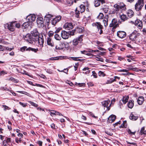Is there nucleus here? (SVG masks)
Here are the masks:
<instances>
[{"mask_svg": "<svg viewBox=\"0 0 146 146\" xmlns=\"http://www.w3.org/2000/svg\"><path fill=\"white\" fill-rule=\"evenodd\" d=\"M144 0H138L135 5V9L137 11H141L144 5Z\"/></svg>", "mask_w": 146, "mask_h": 146, "instance_id": "nucleus-1", "label": "nucleus"}, {"mask_svg": "<svg viewBox=\"0 0 146 146\" xmlns=\"http://www.w3.org/2000/svg\"><path fill=\"white\" fill-rule=\"evenodd\" d=\"M83 35H81L79 37L74 39L72 41V44L74 46L81 45L83 40Z\"/></svg>", "mask_w": 146, "mask_h": 146, "instance_id": "nucleus-2", "label": "nucleus"}, {"mask_svg": "<svg viewBox=\"0 0 146 146\" xmlns=\"http://www.w3.org/2000/svg\"><path fill=\"white\" fill-rule=\"evenodd\" d=\"M140 34L137 32L136 31H134L129 35V37L130 39L132 40H135L137 38L140 36Z\"/></svg>", "mask_w": 146, "mask_h": 146, "instance_id": "nucleus-3", "label": "nucleus"}, {"mask_svg": "<svg viewBox=\"0 0 146 146\" xmlns=\"http://www.w3.org/2000/svg\"><path fill=\"white\" fill-rule=\"evenodd\" d=\"M15 22H12L5 24V27H7L9 31L13 32L15 30Z\"/></svg>", "mask_w": 146, "mask_h": 146, "instance_id": "nucleus-4", "label": "nucleus"}, {"mask_svg": "<svg viewBox=\"0 0 146 146\" xmlns=\"http://www.w3.org/2000/svg\"><path fill=\"white\" fill-rule=\"evenodd\" d=\"M32 36L34 38V39L37 40L39 36V33L36 28L34 29L31 32Z\"/></svg>", "mask_w": 146, "mask_h": 146, "instance_id": "nucleus-5", "label": "nucleus"}, {"mask_svg": "<svg viewBox=\"0 0 146 146\" xmlns=\"http://www.w3.org/2000/svg\"><path fill=\"white\" fill-rule=\"evenodd\" d=\"M37 23L38 27L40 28L43 27L44 26V22L43 18L41 17H38L37 19Z\"/></svg>", "mask_w": 146, "mask_h": 146, "instance_id": "nucleus-6", "label": "nucleus"}, {"mask_svg": "<svg viewBox=\"0 0 146 146\" xmlns=\"http://www.w3.org/2000/svg\"><path fill=\"white\" fill-rule=\"evenodd\" d=\"M119 26V24L117 23V20L115 19H113L110 25V27H113L112 29H114L116 27Z\"/></svg>", "mask_w": 146, "mask_h": 146, "instance_id": "nucleus-7", "label": "nucleus"}, {"mask_svg": "<svg viewBox=\"0 0 146 146\" xmlns=\"http://www.w3.org/2000/svg\"><path fill=\"white\" fill-rule=\"evenodd\" d=\"M110 102V100H104L101 103L102 106H103L104 107H106L107 108V109L108 110H109L110 109V107L111 106V104H110L109 106H108V105L109 104Z\"/></svg>", "mask_w": 146, "mask_h": 146, "instance_id": "nucleus-8", "label": "nucleus"}, {"mask_svg": "<svg viewBox=\"0 0 146 146\" xmlns=\"http://www.w3.org/2000/svg\"><path fill=\"white\" fill-rule=\"evenodd\" d=\"M61 35L63 39H66L69 38V33H68L64 31H63L61 33Z\"/></svg>", "mask_w": 146, "mask_h": 146, "instance_id": "nucleus-9", "label": "nucleus"}, {"mask_svg": "<svg viewBox=\"0 0 146 146\" xmlns=\"http://www.w3.org/2000/svg\"><path fill=\"white\" fill-rule=\"evenodd\" d=\"M64 27L65 29L70 30L73 28L74 26L72 23H66L64 25Z\"/></svg>", "mask_w": 146, "mask_h": 146, "instance_id": "nucleus-10", "label": "nucleus"}, {"mask_svg": "<svg viewBox=\"0 0 146 146\" xmlns=\"http://www.w3.org/2000/svg\"><path fill=\"white\" fill-rule=\"evenodd\" d=\"M27 19L31 23L34 21L36 19V16L35 15H30L27 17Z\"/></svg>", "mask_w": 146, "mask_h": 146, "instance_id": "nucleus-11", "label": "nucleus"}, {"mask_svg": "<svg viewBox=\"0 0 146 146\" xmlns=\"http://www.w3.org/2000/svg\"><path fill=\"white\" fill-rule=\"evenodd\" d=\"M135 25L139 29H141L143 26L142 22L139 19L136 20L135 22Z\"/></svg>", "mask_w": 146, "mask_h": 146, "instance_id": "nucleus-12", "label": "nucleus"}, {"mask_svg": "<svg viewBox=\"0 0 146 146\" xmlns=\"http://www.w3.org/2000/svg\"><path fill=\"white\" fill-rule=\"evenodd\" d=\"M117 35L120 38H122L126 36V34L124 31H119L117 32Z\"/></svg>", "mask_w": 146, "mask_h": 146, "instance_id": "nucleus-13", "label": "nucleus"}, {"mask_svg": "<svg viewBox=\"0 0 146 146\" xmlns=\"http://www.w3.org/2000/svg\"><path fill=\"white\" fill-rule=\"evenodd\" d=\"M43 37L42 36V37H40V36L38 37V38L37 40L36 41V42H38L39 45L41 47L43 46V44L44 42V40L43 38H42Z\"/></svg>", "mask_w": 146, "mask_h": 146, "instance_id": "nucleus-14", "label": "nucleus"}, {"mask_svg": "<svg viewBox=\"0 0 146 146\" xmlns=\"http://www.w3.org/2000/svg\"><path fill=\"white\" fill-rule=\"evenodd\" d=\"M61 17L60 16H58L56 17L54 19L52 22V24L53 25H55L56 23L60 21L61 19Z\"/></svg>", "mask_w": 146, "mask_h": 146, "instance_id": "nucleus-15", "label": "nucleus"}, {"mask_svg": "<svg viewBox=\"0 0 146 146\" xmlns=\"http://www.w3.org/2000/svg\"><path fill=\"white\" fill-rule=\"evenodd\" d=\"M65 46V44L63 42H61L59 45H57L55 47L56 49L58 50H62Z\"/></svg>", "mask_w": 146, "mask_h": 146, "instance_id": "nucleus-16", "label": "nucleus"}, {"mask_svg": "<svg viewBox=\"0 0 146 146\" xmlns=\"http://www.w3.org/2000/svg\"><path fill=\"white\" fill-rule=\"evenodd\" d=\"M16 70L18 72L20 73L23 74H26L29 76H30L28 72L21 68H16Z\"/></svg>", "mask_w": 146, "mask_h": 146, "instance_id": "nucleus-17", "label": "nucleus"}, {"mask_svg": "<svg viewBox=\"0 0 146 146\" xmlns=\"http://www.w3.org/2000/svg\"><path fill=\"white\" fill-rule=\"evenodd\" d=\"M116 116L113 115H111L108 118V121L109 123H112L114 121L115 118Z\"/></svg>", "mask_w": 146, "mask_h": 146, "instance_id": "nucleus-18", "label": "nucleus"}, {"mask_svg": "<svg viewBox=\"0 0 146 146\" xmlns=\"http://www.w3.org/2000/svg\"><path fill=\"white\" fill-rule=\"evenodd\" d=\"M144 101V98L143 96H139L138 97L137 102L139 105H142Z\"/></svg>", "mask_w": 146, "mask_h": 146, "instance_id": "nucleus-19", "label": "nucleus"}, {"mask_svg": "<svg viewBox=\"0 0 146 146\" xmlns=\"http://www.w3.org/2000/svg\"><path fill=\"white\" fill-rule=\"evenodd\" d=\"M108 15L105 16L104 18L103 21L104 26L105 27H107L108 25Z\"/></svg>", "mask_w": 146, "mask_h": 146, "instance_id": "nucleus-20", "label": "nucleus"}, {"mask_svg": "<svg viewBox=\"0 0 146 146\" xmlns=\"http://www.w3.org/2000/svg\"><path fill=\"white\" fill-rule=\"evenodd\" d=\"M118 5L120 11H122L123 10L125 11L126 9V8L125 7V5L123 3H120Z\"/></svg>", "mask_w": 146, "mask_h": 146, "instance_id": "nucleus-21", "label": "nucleus"}, {"mask_svg": "<svg viewBox=\"0 0 146 146\" xmlns=\"http://www.w3.org/2000/svg\"><path fill=\"white\" fill-rule=\"evenodd\" d=\"M93 24L95 25V26L97 28L98 30L102 29L103 28V26L100 22H96L95 24Z\"/></svg>", "mask_w": 146, "mask_h": 146, "instance_id": "nucleus-22", "label": "nucleus"}, {"mask_svg": "<svg viewBox=\"0 0 146 146\" xmlns=\"http://www.w3.org/2000/svg\"><path fill=\"white\" fill-rule=\"evenodd\" d=\"M31 24V23L29 22V21L25 22L22 25V27L23 29L28 28Z\"/></svg>", "mask_w": 146, "mask_h": 146, "instance_id": "nucleus-23", "label": "nucleus"}, {"mask_svg": "<svg viewBox=\"0 0 146 146\" xmlns=\"http://www.w3.org/2000/svg\"><path fill=\"white\" fill-rule=\"evenodd\" d=\"M52 16L50 14H46L44 17V20H45L47 22H49Z\"/></svg>", "mask_w": 146, "mask_h": 146, "instance_id": "nucleus-24", "label": "nucleus"}, {"mask_svg": "<svg viewBox=\"0 0 146 146\" xmlns=\"http://www.w3.org/2000/svg\"><path fill=\"white\" fill-rule=\"evenodd\" d=\"M134 101L133 100H130L128 102L127 106L129 108H132L134 106Z\"/></svg>", "mask_w": 146, "mask_h": 146, "instance_id": "nucleus-25", "label": "nucleus"}, {"mask_svg": "<svg viewBox=\"0 0 146 146\" xmlns=\"http://www.w3.org/2000/svg\"><path fill=\"white\" fill-rule=\"evenodd\" d=\"M101 9L105 13H107L109 10L108 7L107 5H105L104 7L102 8Z\"/></svg>", "mask_w": 146, "mask_h": 146, "instance_id": "nucleus-26", "label": "nucleus"}, {"mask_svg": "<svg viewBox=\"0 0 146 146\" xmlns=\"http://www.w3.org/2000/svg\"><path fill=\"white\" fill-rule=\"evenodd\" d=\"M51 39L50 38H48L47 40V43L48 45L51 46H54V44L51 41Z\"/></svg>", "mask_w": 146, "mask_h": 146, "instance_id": "nucleus-27", "label": "nucleus"}, {"mask_svg": "<svg viewBox=\"0 0 146 146\" xmlns=\"http://www.w3.org/2000/svg\"><path fill=\"white\" fill-rule=\"evenodd\" d=\"M127 13L129 17H131L133 16L134 12L132 10L130 9L127 11Z\"/></svg>", "mask_w": 146, "mask_h": 146, "instance_id": "nucleus-28", "label": "nucleus"}, {"mask_svg": "<svg viewBox=\"0 0 146 146\" xmlns=\"http://www.w3.org/2000/svg\"><path fill=\"white\" fill-rule=\"evenodd\" d=\"M75 29L76 31L78 33H81L84 30L83 27H77Z\"/></svg>", "mask_w": 146, "mask_h": 146, "instance_id": "nucleus-29", "label": "nucleus"}, {"mask_svg": "<svg viewBox=\"0 0 146 146\" xmlns=\"http://www.w3.org/2000/svg\"><path fill=\"white\" fill-rule=\"evenodd\" d=\"M129 97L128 96H125L123 97L122 99V101L123 103L125 104L128 101Z\"/></svg>", "mask_w": 146, "mask_h": 146, "instance_id": "nucleus-30", "label": "nucleus"}, {"mask_svg": "<svg viewBox=\"0 0 146 146\" xmlns=\"http://www.w3.org/2000/svg\"><path fill=\"white\" fill-rule=\"evenodd\" d=\"M129 118L131 120L135 121L137 119L138 117L134 115L133 114L131 113L130 116Z\"/></svg>", "mask_w": 146, "mask_h": 146, "instance_id": "nucleus-31", "label": "nucleus"}, {"mask_svg": "<svg viewBox=\"0 0 146 146\" xmlns=\"http://www.w3.org/2000/svg\"><path fill=\"white\" fill-rule=\"evenodd\" d=\"M80 11L81 13H82L84 12L85 10V7L83 5H81L80 6Z\"/></svg>", "mask_w": 146, "mask_h": 146, "instance_id": "nucleus-32", "label": "nucleus"}, {"mask_svg": "<svg viewBox=\"0 0 146 146\" xmlns=\"http://www.w3.org/2000/svg\"><path fill=\"white\" fill-rule=\"evenodd\" d=\"M120 18L123 21H125L127 20V18L126 15L124 14L120 15Z\"/></svg>", "mask_w": 146, "mask_h": 146, "instance_id": "nucleus-33", "label": "nucleus"}, {"mask_svg": "<svg viewBox=\"0 0 146 146\" xmlns=\"http://www.w3.org/2000/svg\"><path fill=\"white\" fill-rule=\"evenodd\" d=\"M27 50L32 51L35 52H36L38 51V48H34L31 47H29L26 49Z\"/></svg>", "mask_w": 146, "mask_h": 146, "instance_id": "nucleus-34", "label": "nucleus"}, {"mask_svg": "<svg viewBox=\"0 0 146 146\" xmlns=\"http://www.w3.org/2000/svg\"><path fill=\"white\" fill-rule=\"evenodd\" d=\"M89 69L88 67L84 68L83 69V70L85 72H83V73L86 74H89L90 72V70H89Z\"/></svg>", "mask_w": 146, "mask_h": 146, "instance_id": "nucleus-35", "label": "nucleus"}, {"mask_svg": "<svg viewBox=\"0 0 146 146\" xmlns=\"http://www.w3.org/2000/svg\"><path fill=\"white\" fill-rule=\"evenodd\" d=\"M36 40L34 39V38H33L32 35H31V37H30L28 42L30 43H33V41L36 42Z\"/></svg>", "mask_w": 146, "mask_h": 146, "instance_id": "nucleus-36", "label": "nucleus"}, {"mask_svg": "<svg viewBox=\"0 0 146 146\" xmlns=\"http://www.w3.org/2000/svg\"><path fill=\"white\" fill-rule=\"evenodd\" d=\"M94 4L96 7H98L100 5V3L99 0H95L94 1Z\"/></svg>", "mask_w": 146, "mask_h": 146, "instance_id": "nucleus-37", "label": "nucleus"}, {"mask_svg": "<svg viewBox=\"0 0 146 146\" xmlns=\"http://www.w3.org/2000/svg\"><path fill=\"white\" fill-rule=\"evenodd\" d=\"M30 37H31V35L29 34H27L24 37V39L25 40L28 41Z\"/></svg>", "mask_w": 146, "mask_h": 146, "instance_id": "nucleus-38", "label": "nucleus"}, {"mask_svg": "<svg viewBox=\"0 0 146 146\" xmlns=\"http://www.w3.org/2000/svg\"><path fill=\"white\" fill-rule=\"evenodd\" d=\"M140 133L141 135L145 134L146 133V131L145 130V128L144 127H142L140 131Z\"/></svg>", "mask_w": 146, "mask_h": 146, "instance_id": "nucleus-39", "label": "nucleus"}, {"mask_svg": "<svg viewBox=\"0 0 146 146\" xmlns=\"http://www.w3.org/2000/svg\"><path fill=\"white\" fill-rule=\"evenodd\" d=\"M80 10H78L77 8H76L75 10L76 17L77 18L79 17V14H80Z\"/></svg>", "mask_w": 146, "mask_h": 146, "instance_id": "nucleus-40", "label": "nucleus"}, {"mask_svg": "<svg viewBox=\"0 0 146 146\" xmlns=\"http://www.w3.org/2000/svg\"><path fill=\"white\" fill-rule=\"evenodd\" d=\"M114 7L115 9V10L117 11H120L119 5L117 4H115L114 5Z\"/></svg>", "mask_w": 146, "mask_h": 146, "instance_id": "nucleus-41", "label": "nucleus"}, {"mask_svg": "<svg viewBox=\"0 0 146 146\" xmlns=\"http://www.w3.org/2000/svg\"><path fill=\"white\" fill-rule=\"evenodd\" d=\"M55 38L57 40H60L61 39L60 36L59 35L57 34H56L54 35Z\"/></svg>", "mask_w": 146, "mask_h": 146, "instance_id": "nucleus-42", "label": "nucleus"}, {"mask_svg": "<svg viewBox=\"0 0 146 146\" xmlns=\"http://www.w3.org/2000/svg\"><path fill=\"white\" fill-rule=\"evenodd\" d=\"M104 17V14L102 13H100L97 18L99 19H101L103 18Z\"/></svg>", "mask_w": 146, "mask_h": 146, "instance_id": "nucleus-43", "label": "nucleus"}, {"mask_svg": "<svg viewBox=\"0 0 146 146\" xmlns=\"http://www.w3.org/2000/svg\"><path fill=\"white\" fill-rule=\"evenodd\" d=\"M127 126V121H124L123 122V123L121 124V126L122 127H126Z\"/></svg>", "mask_w": 146, "mask_h": 146, "instance_id": "nucleus-44", "label": "nucleus"}, {"mask_svg": "<svg viewBox=\"0 0 146 146\" xmlns=\"http://www.w3.org/2000/svg\"><path fill=\"white\" fill-rule=\"evenodd\" d=\"M98 75L100 76L103 77L104 76L106 75L105 74L104 72L101 71H100L99 72Z\"/></svg>", "mask_w": 146, "mask_h": 146, "instance_id": "nucleus-45", "label": "nucleus"}, {"mask_svg": "<svg viewBox=\"0 0 146 146\" xmlns=\"http://www.w3.org/2000/svg\"><path fill=\"white\" fill-rule=\"evenodd\" d=\"M76 31V29H75L74 30H72V31L71 32H70L69 33V35H70L71 36H73L74 35L75 33V32Z\"/></svg>", "mask_w": 146, "mask_h": 146, "instance_id": "nucleus-46", "label": "nucleus"}, {"mask_svg": "<svg viewBox=\"0 0 146 146\" xmlns=\"http://www.w3.org/2000/svg\"><path fill=\"white\" fill-rule=\"evenodd\" d=\"M50 115L52 116H53L54 115H55L56 111L55 110H51V111H50Z\"/></svg>", "mask_w": 146, "mask_h": 146, "instance_id": "nucleus-47", "label": "nucleus"}, {"mask_svg": "<svg viewBox=\"0 0 146 146\" xmlns=\"http://www.w3.org/2000/svg\"><path fill=\"white\" fill-rule=\"evenodd\" d=\"M98 57H96V58H97V59H96V60L98 61H99L102 62H103L104 59L102 58H100V56H98Z\"/></svg>", "mask_w": 146, "mask_h": 146, "instance_id": "nucleus-48", "label": "nucleus"}, {"mask_svg": "<svg viewBox=\"0 0 146 146\" xmlns=\"http://www.w3.org/2000/svg\"><path fill=\"white\" fill-rule=\"evenodd\" d=\"M54 33L53 31H50L48 32V34L49 36L50 37L51 36H52L53 35Z\"/></svg>", "mask_w": 146, "mask_h": 146, "instance_id": "nucleus-49", "label": "nucleus"}, {"mask_svg": "<svg viewBox=\"0 0 146 146\" xmlns=\"http://www.w3.org/2000/svg\"><path fill=\"white\" fill-rule=\"evenodd\" d=\"M127 131L129 134H131V135H134L135 133V131L132 132L129 129H128Z\"/></svg>", "mask_w": 146, "mask_h": 146, "instance_id": "nucleus-50", "label": "nucleus"}, {"mask_svg": "<svg viewBox=\"0 0 146 146\" xmlns=\"http://www.w3.org/2000/svg\"><path fill=\"white\" fill-rule=\"evenodd\" d=\"M21 138H20L19 139L17 137L16 138L15 141L17 143H19V142L20 143H21Z\"/></svg>", "mask_w": 146, "mask_h": 146, "instance_id": "nucleus-51", "label": "nucleus"}, {"mask_svg": "<svg viewBox=\"0 0 146 146\" xmlns=\"http://www.w3.org/2000/svg\"><path fill=\"white\" fill-rule=\"evenodd\" d=\"M73 2L71 0H68L67 1V3L68 4H69L70 5H71L73 4Z\"/></svg>", "mask_w": 146, "mask_h": 146, "instance_id": "nucleus-52", "label": "nucleus"}, {"mask_svg": "<svg viewBox=\"0 0 146 146\" xmlns=\"http://www.w3.org/2000/svg\"><path fill=\"white\" fill-rule=\"evenodd\" d=\"M7 74V72L6 71H2L0 73V76H1L2 75H4L5 74Z\"/></svg>", "mask_w": 146, "mask_h": 146, "instance_id": "nucleus-53", "label": "nucleus"}, {"mask_svg": "<svg viewBox=\"0 0 146 146\" xmlns=\"http://www.w3.org/2000/svg\"><path fill=\"white\" fill-rule=\"evenodd\" d=\"M29 102L33 106L35 107H36L38 106V105L37 104H36L33 102L30 101Z\"/></svg>", "mask_w": 146, "mask_h": 146, "instance_id": "nucleus-54", "label": "nucleus"}, {"mask_svg": "<svg viewBox=\"0 0 146 146\" xmlns=\"http://www.w3.org/2000/svg\"><path fill=\"white\" fill-rule=\"evenodd\" d=\"M2 106L4 108V110H6L7 109L9 110L10 109L8 106L6 105H2Z\"/></svg>", "mask_w": 146, "mask_h": 146, "instance_id": "nucleus-55", "label": "nucleus"}, {"mask_svg": "<svg viewBox=\"0 0 146 146\" xmlns=\"http://www.w3.org/2000/svg\"><path fill=\"white\" fill-rule=\"evenodd\" d=\"M62 29V28L59 27L57 28L55 32V33H59Z\"/></svg>", "mask_w": 146, "mask_h": 146, "instance_id": "nucleus-56", "label": "nucleus"}, {"mask_svg": "<svg viewBox=\"0 0 146 146\" xmlns=\"http://www.w3.org/2000/svg\"><path fill=\"white\" fill-rule=\"evenodd\" d=\"M85 84V83H76V85H79L80 86H84Z\"/></svg>", "mask_w": 146, "mask_h": 146, "instance_id": "nucleus-57", "label": "nucleus"}, {"mask_svg": "<svg viewBox=\"0 0 146 146\" xmlns=\"http://www.w3.org/2000/svg\"><path fill=\"white\" fill-rule=\"evenodd\" d=\"M92 75L94 76V77L96 78L97 77V74L94 71L92 72Z\"/></svg>", "mask_w": 146, "mask_h": 146, "instance_id": "nucleus-58", "label": "nucleus"}, {"mask_svg": "<svg viewBox=\"0 0 146 146\" xmlns=\"http://www.w3.org/2000/svg\"><path fill=\"white\" fill-rule=\"evenodd\" d=\"M15 27H17L18 28H20V24L19 23H16L15 22Z\"/></svg>", "mask_w": 146, "mask_h": 146, "instance_id": "nucleus-59", "label": "nucleus"}, {"mask_svg": "<svg viewBox=\"0 0 146 146\" xmlns=\"http://www.w3.org/2000/svg\"><path fill=\"white\" fill-rule=\"evenodd\" d=\"M19 103L22 106H23L24 107H26L27 106L26 104H23V103L21 102H19Z\"/></svg>", "mask_w": 146, "mask_h": 146, "instance_id": "nucleus-60", "label": "nucleus"}, {"mask_svg": "<svg viewBox=\"0 0 146 146\" xmlns=\"http://www.w3.org/2000/svg\"><path fill=\"white\" fill-rule=\"evenodd\" d=\"M81 53L82 54H84L86 55L87 54V52H88V51L84 50L83 51H80Z\"/></svg>", "mask_w": 146, "mask_h": 146, "instance_id": "nucleus-61", "label": "nucleus"}, {"mask_svg": "<svg viewBox=\"0 0 146 146\" xmlns=\"http://www.w3.org/2000/svg\"><path fill=\"white\" fill-rule=\"evenodd\" d=\"M88 86H94L93 83L92 82H90L88 83Z\"/></svg>", "mask_w": 146, "mask_h": 146, "instance_id": "nucleus-62", "label": "nucleus"}, {"mask_svg": "<svg viewBox=\"0 0 146 146\" xmlns=\"http://www.w3.org/2000/svg\"><path fill=\"white\" fill-rule=\"evenodd\" d=\"M105 133L108 135L110 136L112 135L113 134L111 132L108 131H106Z\"/></svg>", "mask_w": 146, "mask_h": 146, "instance_id": "nucleus-63", "label": "nucleus"}, {"mask_svg": "<svg viewBox=\"0 0 146 146\" xmlns=\"http://www.w3.org/2000/svg\"><path fill=\"white\" fill-rule=\"evenodd\" d=\"M71 58L72 59H73V60H74L78 61L80 60V59H78V58L77 57H71Z\"/></svg>", "mask_w": 146, "mask_h": 146, "instance_id": "nucleus-64", "label": "nucleus"}]
</instances>
